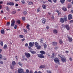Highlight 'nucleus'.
<instances>
[{"instance_id":"obj_49","label":"nucleus","mask_w":73,"mask_h":73,"mask_svg":"<svg viewBox=\"0 0 73 73\" xmlns=\"http://www.w3.org/2000/svg\"><path fill=\"white\" fill-rule=\"evenodd\" d=\"M22 19L23 21H24V20H25V17H22Z\"/></svg>"},{"instance_id":"obj_12","label":"nucleus","mask_w":73,"mask_h":73,"mask_svg":"<svg viewBox=\"0 0 73 73\" xmlns=\"http://www.w3.org/2000/svg\"><path fill=\"white\" fill-rule=\"evenodd\" d=\"M52 44L53 45L56 46L57 45V42H52Z\"/></svg>"},{"instance_id":"obj_64","label":"nucleus","mask_w":73,"mask_h":73,"mask_svg":"<svg viewBox=\"0 0 73 73\" xmlns=\"http://www.w3.org/2000/svg\"><path fill=\"white\" fill-rule=\"evenodd\" d=\"M37 73H42V72L40 71H39L37 72Z\"/></svg>"},{"instance_id":"obj_14","label":"nucleus","mask_w":73,"mask_h":73,"mask_svg":"<svg viewBox=\"0 0 73 73\" xmlns=\"http://www.w3.org/2000/svg\"><path fill=\"white\" fill-rule=\"evenodd\" d=\"M58 33V31L56 29L54 30L53 31V33L54 34H57Z\"/></svg>"},{"instance_id":"obj_54","label":"nucleus","mask_w":73,"mask_h":73,"mask_svg":"<svg viewBox=\"0 0 73 73\" xmlns=\"http://www.w3.org/2000/svg\"><path fill=\"white\" fill-rule=\"evenodd\" d=\"M3 60H7V58L5 57H4L3 58Z\"/></svg>"},{"instance_id":"obj_56","label":"nucleus","mask_w":73,"mask_h":73,"mask_svg":"<svg viewBox=\"0 0 73 73\" xmlns=\"http://www.w3.org/2000/svg\"><path fill=\"white\" fill-rule=\"evenodd\" d=\"M69 59L70 61H72V57L70 58Z\"/></svg>"},{"instance_id":"obj_19","label":"nucleus","mask_w":73,"mask_h":73,"mask_svg":"<svg viewBox=\"0 0 73 73\" xmlns=\"http://www.w3.org/2000/svg\"><path fill=\"white\" fill-rule=\"evenodd\" d=\"M40 53L41 54H45V52L44 51H41L40 52Z\"/></svg>"},{"instance_id":"obj_23","label":"nucleus","mask_w":73,"mask_h":73,"mask_svg":"<svg viewBox=\"0 0 73 73\" xmlns=\"http://www.w3.org/2000/svg\"><path fill=\"white\" fill-rule=\"evenodd\" d=\"M42 7L44 9H45L46 8V6L44 5H43L42 6Z\"/></svg>"},{"instance_id":"obj_48","label":"nucleus","mask_w":73,"mask_h":73,"mask_svg":"<svg viewBox=\"0 0 73 73\" xmlns=\"http://www.w3.org/2000/svg\"><path fill=\"white\" fill-rule=\"evenodd\" d=\"M17 23L19 24H20V20H18L17 21Z\"/></svg>"},{"instance_id":"obj_21","label":"nucleus","mask_w":73,"mask_h":73,"mask_svg":"<svg viewBox=\"0 0 73 73\" xmlns=\"http://www.w3.org/2000/svg\"><path fill=\"white\" fill-rule=\"evenodd\" d=\"M14 68H15V66L14 65H12V64L11 65L10 68L11 69H13Z\"/></svg>"},{"instance_id":"obj_11","label":"nucleus","mask_w":73,"mask_h":73,"mask_svg":"<svg viewBox=\"0 0 73 73\" xmlns=\"http://www.w3.org/2000/svg\"><path fill=\"white\" fill-rule=\"evenodd\" d=\"M46 66L45 65H41L39 66V68L40 69H42V68H44Z\"/></svg>"},{"instance_id":"obj_28","label":"nucleus","mask_w":73,"mask_h":73,"mask_svg":"<svg viewBox=\"0 0 73 73\" xmlns=\"http://www.w3.org/2000/svg\"><path fill=\"white\" fill-rule=\"evenodd\" d=\"M7 48V44H5L3 46V48L4 49H6V48Z\"/></svg>"},{"instance_id":"obj_15","label":"nucleus","mask_w":73,"mask_h":73,"mask_svg":"<svg viewBox=\"0 0 73 73\" xmlns=\"http://www.w3.org/2000/svg\"><path fill=\"white\" fill-rule=\"evenodd\" d=\"M27 3L28 5H33V2L31 1L28 2Z\"/></svg>"},{"instance_id":"obj_36","label":"nucleus","mask_w":73,"mask_h":73,"mask_svg":"<svg viewBox=\"0 0 73 73\" xmlns=\"http://www.w3.org/2000/svg\"><path fill=\"white\" fill-rule=\"evenodd\" d=\"M23 15H26L27 14V13L26 11H24L23 12Z\"/></svg>"},{"instance_id":"obj_61","label":"nucleus","mask_w":73,"mask_h":73,"mask_svg":"<svg viewBox=\"0 0 73 73\" xmlns=\"http://www.w3.org/2000/svg\"><path fill=\"white\" fill-rule=\"evenodd\" d=\"M46 28L47 29H49V27L48 26H47Z\"/></svg>"},{"instance_id":"obj_53","label":"nucleus","mask_w":73,"mask_h":73,"mask_svg":"<svg viewBox=\"0 0 73 73\" xmlns=\"http://www.w3.org/2000/svg\"><path fill=\"white\" fill-rule=\"evenodd\" d=\"M17 25H15V26L14 27V29H16V28H17Z\"/></svg>"},{"instance_id":"obj_37","label":"nucleus","mask_w":73,"mask_h":73,"mask_svg":"<svg viewBox=\"0 0 73 73\" xmlns=\"http://www.w3.org/2000/svg\"><path fill=\"white\" fill-rule=\"evenodd\" d=\"M29 26L30 25H27L26 28L28 29H29Z\"/></svg>"},{"instance_id":"obj_4","label":"nucleus","mask_w":73,"mask_h":73,"mask_svg":"<svg viewBox=\"0 0 73 73\" xmlns=\"http://www.w3.org/2000/svg\"><path fill=\"white\" fill-rule=\"evenodd\" d=\"M37 55L38 57H39V58H44V56L43 54H38Z\"/></svg>"},{"instance_id":"obj_6","label":"nucleus","mask_w":73,"mask_h":73,"mask_svg":"<svg viewBox=\"0 0 73 73\" xmlns=\"http://www.w3.org/2000/svg\"><path fill=\"white\" fill-rule=\"evenodd\" d=\"M34 44H35L34 42H30L29 43V45L30 47L33 46H34Z\"/></svg>"},{"instance_id":"obj_3","label":"nucleus","mask_w":73,"mask_h":73,"mask_svg":"<svg viewBox=\"0 0 73 73\" xmlns=\"http://www.w3.org/2000/svg\"><path fill=\"white\" fill-rule=\"evenodd\" d=\"M15 3L13 2H10L9 3L7 2V5H10L11 6H13Z\"/></svg>"},{"instance_id":"obj_5","label":"nucleus","mask_w":73,"mask_h":73,"mask_svg":"<svg viewBox=\"0 0 73 73\" xmlns=\"http://www.w3.org/2000/svg\"><path fill=\"white\" fill-rule=\"evenodd\" d=\"M25 54L27 58H29L31 57V54L25 52Z\"/></svg>"},{"instance_id":"obj_60","label":"nucleus","mask_w":73,"mask_h":73,"mask_svg":"<svg viewBox=\"0 0 73 73\" xmlns=\"http://www.w3.org/2000/svg\"><path fill=\"white\" fill-rule=\"evenodd\" d=\"M73 0H67L68 2H71Z\"/></svg>"},{"instance_id":"obj_42","label":"nucleus","mask_w":73,"mask_h":73,"mask_svg":"<svg viewBox=\"0 0 73 73\" xmlns=\"http://www.w3.org/2000/svg\"><path fill=\"white\" fill-rule=\"evenodd\" d=\"M40 11V9L39 8H38L37 11V12H39Z\"/></svg>"},{"instance_id":"obj_44","label":"nucleus","mask_w":73,"mask_h":73,"mask_svg":"<svg viewBox=\"0 0 73 73\" xmlns=\"http://www.w3.org/2000/svg\"><path fill=\"white\" fill-rule=\"evenodd\" d=\"M47 45L46 44H45L44 46V49L46 48Z\"/></svg>"},{"instance_id":"obj_51","label":"nucleus","mask_w":73,"mask_h":73,"mask_svg":"<svg viewBox=\"0 0 73 73\" xmlns=\"http://www.w3.org/2000/svg\"><path fill=\"white\" fill-rule=\"evenodd\" d=\"M23 30L24 31V32H26V33H27V30L25 29H23Z\"/></svg>"},{"instance_id":"obj_57","label":"nucleus","mask_w":73,"mask_h":73,"mask_svg":"<svg viewBox=\"0 0 73 73\" xmlns=\"http://www.w3.org/2000/svg\"><path fill=\"white\" fill-rule=\"evenodd\" d=\"M25 40V38H23V39H22L21 40L22 42H23V41H24Z\"/></svg>"},{"instance_id":"obj_52","label":"nucleus","mask_w":73,"mask_h":73,"mask_svg":"<svg viewBox=\"0 0 73 73\" xmlns=\"http://www.w3.org/2000/svg\"><path fill=\"white\" fill-rule=\"evenodd\" d=\"M52 57H53V58L54 57V56H55V55H54V53H53L52 54Z\"/></svg>"},{"instance_id":"obj_38","label":"nucleus","mask_w":73,"mask_h":73,"mask_svg":"<svg viewBox=\"0 0 73 73\" xmlns=\"http://www.w3.org/2000/svg\"><path fill=\"white\" fill-rule=\"evenodd\" d=\"M4 30H1V33L2 34H4Z\"/></svg>"},{"instance_id":"obj_30","label":"nucleus","mask_w":73,"mask_h":73,"mask_svg":"<svg viewBox=\"0 0 73 73\" xmlns=\"http://www.w3.org/2000/svg\"><path fill=\"white\" fill-rule=\"evenodd\" d=\"M35 44L36 45V47H37L38 46V43L37 42H35Z\"/></svg>"},{"instance_id":"obj_47","label":"nucleus","mask_w":73,"mask_h":73,"mask_svg":"<svg viewBox=\"0 0 73 73\" xmlns=\"http://www.w3.org/2000/svg\"><path fill=\"white\" fill-rule=\"evenodd\" d=\"M62 9L63 11H65L66 10V8H62Z\"/></svg>"},{"instance_id":"obj_62","label":"nucleus","mask_w":73,"mask_h":73,"mask_svg":"<svg viewBox=\"0 0 73 73\" xmlns=\"http://www.w3.org/2000/svg\"><path fill=\"white\" fill-rule=\"evenodd\" d=\"M58 47H55V48H54V49H58Z\"/></svg>"},{"instance_id":"obj_39","label":"nucleus","mask_w":73,"mask_h":73,"mask_svg":"<svg viewBox=\"0 0 73 73\" xmlns=\"http://www.w3.org/2000/svg\"><path fill=\"white\" fill-rule=\"evenodd\" d=\"M3 58V55L1 54H0V60H1Z\"/></svg>"},{"instance_id":"obj_24","label":"nucleus","mask_w":73,"mask_h":73,"mask_svg":"<svg viewBox=\"0 0 73 73\" xmlns=\"http://www.w3.org/2000/svg\"><path fill=\"white\" fill-rule=\"evenodd\" d=\"M44 39L42 38L40 40V42H41V43H42L43 42V41H44Z\"/></svg>"},{"instance_id":"obj_33","label":"nucleus","mask_w":73,"mask_h":73,"mask_svg":"<svg viewBox=\"0 0 73 73\" xmlns=\"http://www.w3.org/2000/svg\"><path fill=\"white\" fill-rule=\"evenodd\" d=\"M18 64L21 66H23V64H22V63H21L20 62H18Z\"/></svg>"},{"instance_id":"obj_41","label":"nucleus","mask_w":73,"mask_h":73,"mask_svg":"<svg viewBox=\"0 0 73 73\" xmlns=\"http://www.w3.org/2000/svg\"><path fill=\"white\" fill-rule=\"evenodd\" d=\"M56 12H57V13H58V16H60V12H59V11L58 10L56 11Z\"/></svg>"},{"instance_id":"obj_46","label":"nucleus","mask_w":73,"mask_h":73,"mask_svg":"<svg viewBox=\"0 0 73 73\" xmlns=\"http://www.w3.org/2000/svg\"><path fill=\"white\" fill-rule=\"evenodd\" d=\"M47 72L48 73H51V71L50 70H47Z\"/></svg>"},{"instance_id":"obj_35","label":"nucleus","mask_w":73,"mask_h":73,"mask_svg":"<svg viewBox=\"0 0 73 73\" xmlns=\"http://www.w3.org/2000/svg\"><path fill=\"white\" fill-rule=\"evenodd\" d=\"M21 3H22L23 4H25V1L24 0H22L21 1Z\"/></svg>"},{"instance_id":"obj_34","label":"nucleus","mask_w":73,"mask_h":73,"mask_svg":"<svg viewBox=\"0 0 73 73\" xmlns=\"http://www.w3.org/2000/svg\"><path fill=\"white\" fill-rule=\"evenodd\" d=\"M30 52L31 53H32L33 54H35V53H36V52L34 51H30Z\"/></svg>"},{"instance_id":"obj_9","label":"nucleus","mask_w":73,"mask_h":73,"mask_svg":"<svg viewBox=\"0 0 73 73\" xmlns=\"http://www.w3.org/2000/svg\"><path fill=\"white\" fill-rule=\"evenodd\" d=\"M61 60L63 62H66V58H65V57L62 58H61Z\"/></svg>"},{"instance_id":"obj_55","label":"nucleus","mask_w":73,"mask_h":73,"mask_svg":"<svg viewBox=\"0 0 73 73\" xmlns=\"http://www.w3.org/2000/svg\"><path fill=\"white\" fill-rule=\"evenodd\" d=\"M68 7L69 8H71V7H72V5H68Z\"/></svg>"},{"instance_id":"obj_63","label":"nucleus","mask_w":73,"mask_h":73,"mask_svg":"<svg viewBox=\"0 0 73 73\" xmlns=\"http://www.w3.org/2000/svg\"><path fill=\"white\" fill-rule=\"evenodd\" d=\"M65 53H69V51H66L65 52Z\"/></svg>"},{"instance_id":"obj_16","label":"nucleus","mask_w":73,"mask_h":73,"mask_svg":"<svg viewBox=\"0 0 73 73\" xmlns=\"http://www.w3.org/2000/svg\"><path fill=\"white\" fill-rule=\"evenodd\" d=\"M60 19L61 23H64V22L65 21H64V19H63V18H60Z\"/></svg>"},{"instance_id":"obj_20","label":"nucleus","mask_w":73,"mask_h":73,"mask_svg":"<svg viewBox=\"0 0 73 73\" xmlns=\"http://www.w3.org/2000/svg\"><path fill=\"white\" fill-rule=\"evenodd\" d=\"M67 19V17L66 16H64V18H63V19L64 20V21H66L67 20L66 19Z\"/></svg>"},{"instance_id":"obj_2","label":"nucleus","mask_w":73,"mask_h":73,"mask_svg":"<svg viewBox=\"0 0 73 73\" xmlns=\"http://www.w3.org/2000/svg\"><path fill=\"white\" fill-rule=\"evenodd\" d=\"M18 73H24V71L22 68H19L18 70Z\"/></svg>"},{"instance_id":"obj_29","label":"nucleus","mask_w":73,"mask_h":73,"mask_svg":"<svg viewBox=\"0 0 73 73\" xmlns=\"http://www.w3.org/2000/svg\"><path fill=\"white\" fill-rule=\"evenodd\" d=\"M0 44L1 45V46H3V45L4 44V43H3V42L2 41H1L0 42Z\"/></svg>"},{"instance_id":"obj_10","label":"nucleus","mask_w":73,"mask_h":73,"mask_svg":"<svg viewBox=\"0 0 73 73\" xmlns=\"http://www.w3.org/2000/svg\"><path fill=\"white\" fill-rule=\"evenodd\" d=\"M68 41L69 42H72V41H73V39L72 38H71L70 36H69L68 37Z\"/></svg>"},{"instance_id":"obj_59","label":"nucleus","mask_w":73,"mask_h":73,"mask_svg":"<svg viewBox=\"0 0 73 73\" xmlns=\"http://www.w3.org/2000/svg\"><path fill=\"white\" fill-rule=\"evenodd\" d=\"M0 63L1 64H3V61H1Z\"/></svg>"},{"instance_id":"obj_31","label":"nucleus","mask_w":73,"mask_h":73,"mask_svg":"<svg viewBox=\"0 0 73 73\" xmlns=\"http://www.w3.org/2000/svg\"><path fill=\"white\" fill-rule=\"evenodd\" d=\"M41 46H38L37 47H36L37 48V49H40L41 48Z\"/></svg>"},{"instance_id":"obj_50","label":"nucleus","mask_w":73,"mask_h":73,"mask_svg":"<svg viewBox=\"0 0 73 73\" xmlns=\"http://www.w3.org/2000/svg\"><path fill=\"white\" fill-rule=\"evenodd\" d=\"M25 46L26 47H27L28 46V43H26L25 44Z\"/></svg>"},{"instance_id":"obj_8","label":"nucleus","mask_w":73,"mask_h":73,"mask_svg":"<svg viewBox=\"0 0 73 73\" xmlns=\"http://www.w3.org/2000/svg\"><path fill=\"white\" fill-rule=\"evenodd\" d=\"M65 27L67 30H69L70 29V27H69V26L68 25H66Z\"/></svg>"},{"instance_id":"obj_43","label":"nucleus","mask_w":73,"mask_h":73,"mask_svg":"<svg viewBox=\"0 0 73 73\" xmlns=\"http://www.w3.org/2000/svg\"><path fill=\"white\" fill-rule=\"evenodd\" d=\"M26 72L27 73H29V70H28V69L26 70Z\"/></svg>"},{"instance_id":"obj_27","label":"nucleus","mask_w":73,"mask_h":73,"mask_svg":"<svg viewBox=\"0 0 73 73\" xmlns=\"http://www.w3.org/2000/svg\"><path fill=\"white\" fill-rule=\"evenodd\" d=\"M12 65L15 66L16 65V62L15 61H13L12 62Z\"/></svg>"},{"instance_id":"obj_1","label":"nucleus","mask_w":73,"mask_h":73,"mask_svg":"<svg viewBox=\"0 0 73 73\" xmlns=\"http://www.w3.org/2000/svg\"><path fill=\"white\" fill-rule=\"evenodd\" d=\"M54 61L56 63H57L59 64V65H60V61H59V59H58V58H55L54 59Z\"/></svg>"},{"instance_id":"obj_58","label":"nucleus","mask_w":73,"mask_h":73,"mask_svg":"<svg viewBox=\"0 0 73 73\" xmlns=\"http://www.w3.org/2000/svg\"><path fill=\"white\" fill-rule=\"evenodd\" d=\"M48 1L49 2L51 3H52V0H48Z\"/></svg>"},{"instance_id":"obj_45","label":"nucleus","mask_w":73,"mask_h":73,"mask_svg":"<svg viewBox=\"0 0 73 73\" xmlns=\"http://www.w3.org/2000/svg\"><path fill=\"white\" fill-rule=\"evenodd\" d=\"M62 26L63 28H65V25H64V24H63L62 25Z\"/></svg>"},{"instance_id":"obj_26","label":"nucleus","mask_w":73,"mask_h":73,"mask_svg":"<svg viewBox=\"0 0 73 73\" xmlns=\"http://www.w3.org/2000/svg\"><path fill=\"white\" fill-rule=\"evenodd\" d=\"M58 56L59 57H60V58H62V57H64V55H61V54H59L58 55Z\"/></svg>"},{"instance_id":"obj_25","label":"nucleus","mask_w":73,"mask_h":73,"mask_svg":"<svg viewBox=\"0 0 73 73\" xmlns=\"http://www.w3.org/2000/svg\"><path fill=\"white\" fill-rule=\"evenodd\" d=\"M59 43H60V44H62V43H63V42H62V40L61 39H60L59 40Z\"/></svg>"},{"instance_id":"obj_40","label":"nucleus","mask_w":73,"mask_h":73,"mask_svg":"<svg viewBox=\"0 0 73 73\" xmlns=\"http://www.w3.org/2000/svg\"><path fill=\"white\" fill-rule=\"evenodd\" d=\"M10 25V22H7V26H8Z\"/></svg>"},{"instance_id":"obj_32","label":"nucleus","mask_w":73,"mask_h":73,"mask_svg":"<svg viewBox=\"0 0 73 73\" xmlns=\"http://www.w3.org/2000/svg\"><path fill=\"white\" fill-rule=\"evenodd\" d=\"M19 38H24V36L22 35H21L19 36Z\"/></svg>"},{"instance_id":"obj_18","label":"nucleus","mask_w":73,"mask_h":73,"mask_svg":"<svg viewBox=\"0 0 73 73\" xmlns=\"http://www.w3.org/2000/svg\"><path fill=\"white\" fill-rule=\"evenodd\" d=\"M46 21V19H43L42 20V21L43 24H45Z\"/></svg>"},{"instance_id":"obj_22","label":"nucleus","mask_w":73,"mask_h":73,"mask_svg":"<svg viewBox=\"0 0 73 73\" xmlns=\"http://www.w3.org/2000/svg\"><path fill=\"white\" fill-rule=\"evenodd\" d=\"M16 13V10L12 11L11 12V13L12 14H13V15L15 14V13Z\"/></svg>"},{"instance_id":"obj_17","label":"nucleus","mask_w":73,"mask_h":73,"mask_svg":"<svg viewBox=\"0 0 73 73\" xmlns=\"http://www.w3.org/2000/svg\"><path fill=\"white\" fill-rule=\"evenodd\" d=\"M65 0H60V3L62 4L65 3Z\"/></svg>"},{"instance_id":"obj_7","label":"nucleus","mask_w":73,"mask_h":73,"mask_svg":"<svg viewBox=\"0 0 73 73\" xmlns=\"http://www.w3.org/2000/svg\"><path fill=\"white\" fill-rule=\"evenodd\" d=\"M68 20H71L72 19V15L71 14H69L68 16Z\"/></svg>"},{"instance_id":"obj_13","label":"nucleus","mask_w":73,"mask_h":73,"mask_svg":"<svg viewBox=\"0 0 73 73\" xmlns=\"http://www.w3.org/2000/svg\"><path fill=\"white\" fill-rule=\"evenodd\" d=\"M15 21H13L11 23V25L12 27H14L15 26Z\"/></svg>"}]
</instances>
